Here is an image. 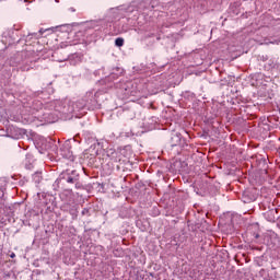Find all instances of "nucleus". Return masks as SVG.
Instances as JSON below:
<instances>
[{
	"label": "nucleus",
	"instance_id": "obj_4",
	"mask_svg": "<svg viewBox=\"0 0 280 280\" xmlns=\"http://www.w3.org/2000/svg\"><path fill=\"white\" fill-rule=\"evenodd\" d=\"M10 257H11V259H14V257H16V254L12 253V254L10 255Z\"/></svg>",
	"mask_w": 280,
	"mask_h": 280
},
{
	"label": "nucleus",
	"instance_id": "obj_3",
	"mask_svg": "<svg viewBox=\"0 0 280 280\" xmlns=\"http://www.w3.org/2000/svg\"><path fill=\"white\" fill-rule=\"evenodd\" d=\"M78 180V178H74V177H68L67 178V183H70V184H73Z\"/></svg>",
	"mask_w": 280,
	"mask_h": 280
},
{
	"label": "nucleus",
	"instance_id": "obj_2",
	"mask_svg": "<svg viewBox=\"0 0 280 280\" xmlns=\"http://www.w3.org/2000/svg\"><path fill=\"white\" fill-rule=\"evenodd\" d=\"M115 45L116 47H124V38L121 37L116 38Z\"/></svg>",
	"mask_w": 280,
	"mask_h": 280
},
{
	"label": "nucleus",
	"instance_id": "obj_1",
	"mask_svg": "<svg viewBox=\"0 0 280 280\" xmlns=\"http://www.w3.org/2000/svg\"><path fill=\"white\" fill-rule=\"evenodd\" d=\"M32 69H34V62H25L24 65H22L20 68H19V70L20 71H23V72H25V71H32Z\"/></svg>",
	"mask_w": 280,
	"mask_h": 280
}]
</instances>
